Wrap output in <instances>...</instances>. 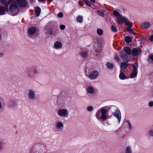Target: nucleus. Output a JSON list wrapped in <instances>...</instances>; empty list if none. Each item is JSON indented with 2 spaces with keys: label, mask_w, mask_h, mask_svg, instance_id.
Wrapping results in <instances>:
<instances>
[{
  "label": "nucleus",
  "mask_w": 153,
  "mask_h": 153,
  "mask_svg": "<svg viewBox=\"0 0 153 153\" xmlns=\"http://www.w3.org/2000/svg\"><path fill=\"white\" fill-rule=\"evenodd\" d=\"M17 2L19 6L22 7H25L27 5L25 0H17Z\"/></svg>",
  "instance_id": "9"
},
{
  "label": "nucleus",
  "mask_w": 153,
  "mask_h": 153,
  "mask_svg": "<svg viewBox=\"0 0 153 153\" xmlns=\"http://www.w3.org/2000/svg\"><path fill=\"white\" fill-rule=\"evenodd\" d=\"M123 49L125 53L129 55L131 54L132 51L129 47H125Z\"/></svg>",
  "instance_id": "16"
},
{
  "label": "nucleus",
  "mask_w": 153,
  "mask_h": 153,
  "mask_svg": "<svg viewBox=\"0 0 153 153\" xmlns=\"http://www.w3.org/2000/svg\"><path fill=\"white\" fill-rule=\"evenodd\" d=\"M41 11V10L39 7H36L35 8V12L36 16L37 17L39 16L40 13Z\"/></svg>",
  "instance_id": "19"
},
{
  "label": "nucleus",
  "mask_w": 153,
  "mask_h": 153,
  "mask_svg": "<svg viewBox=\"0 0 153 153\" xmlns=\"http://www.w3.org/2000/svg\"><path fill=\"white\" fill-rule=\"evenodd\" d=\"M97 13L98 15L101 16L103 17L104 16V14L102 12L98 11Z\"/></svg>",
  "instance_id": "35"
},
{
  "label": "nucleus",
  "mask_w": 153,
  "mask_h": 153,
  "mask_svg": "<svg viewBox=\"0 0 153 153\" xmlns=\"http://www.w3.org/2000/svg\"><path fill=\"white\" fill-rule=\"evenodd\" d=\"M101 112L98 111L97 112L96 114V117L98 119H101V115H100Z\"/></svg>",
  "instance_id": "30"
},
{
  "label": "nucleus",
  "mask_w": 153,
  "mask_h": 153,
  "mask_svg": "<svg viewBox=\"0 0 153 153\" xmlns=\"http://www.w3.org/2000/svg\"><path fill=\"white\" fill-rule=\"evenodd\" d=\"M45 0H38V1H44Z\"/></svg>",
  "instance_id": "54"
},
{
  "label": "nucleus",
  "mask_w": 153,
  "mask_h": 153,
  "mask_svg": "<svg viewBox=\"0 0 153 153\" xmlns=\"http://www.w3.org/2000/svg\"><path fill=\"white\" fill-rule=\"evenodd\" d=\"M2 39V36L1 34H0V41H1Z\"/></svg>",
  "instance_id": "53"
},
{
  "label": "nucleus",
  "mask_w": 153,
  "mask_h": 153,
  "mask_svg": "<svg viewBox=\"0 0 153 153\" xmlns=\"http://www.w3.org/2000/svg\"><path fill=\"white\" fill-rule=\"evenodd\" d=\"M132 40V39L130 36H126L125 38V40L127 43H129L131 42Z\"/></svg>",
  "instance_id": "22"
},
{
  "label": "nucleus",
  "mask_w": 153,
  "mask_h": 153,
  "mask_svg": "<svg viewBox=\"0 0 153 153\" xmlns=\"http://www.w3.org/2000/svg\"><path fill=\"white\" fill-rule=\"evenodd\" d=\"M6 0H0V2L2 4H4L5 3Z\"/></svg>",
  "instance_id": "43"
},
{
  "label": "nucleus",
  "mask_w": 153,
  "mask_h": 153,
  "mask_svg": "<svg viewBox=\"0 0 153 153\" xmlns=\"http://www.w3.org/2000/svg\"><path fill=\"white\" fill-rule=\"evenodd\" d=\"M87 52L86 51H81L80 53V54L81 57L83 58H85L87 56Z\"/></svg>",
  "instance_id": "23"
},
{
  "label": "nucleus",
  "mask_w": 153,
  "mask_h": 153,
  "mask_svg": "<svg viewBox=\"0 0 153 153\" xmlns=\"http://www.w3.org/2000/svg\"><path fill=\"white\" fill-rule=\"evenodd\" d=\"M83 17L82 16H78L76 18V21L79 22H82V21Z\"/></svg>",
  "instance_id": "26"
},
{
  "label": "nucleus",
  "mask_w": 153,
  "mask_h": 153,
  "mask_svg": "<svg viewBox=\"0 0 153 153\" xmlns=\"http://www.w3.org/2000/svg\"><path fill=\"white\" fill-rule=\"evenodd\" d=\"M65 26L63 25H61L60 27V29L62 30H64L65 29Z\"/></svg>",
  "instance_id": "42"
},
{
  "label": "nucleus",
  "mask_w": 153,
  "mask_h": 153,
  "mask_svg": "<svg viewBox=\"0 0 153 153\" xmlns=\"http://www.w3.org/2000/svg\"><path fill=\"white\" fill-rule=\"evenodd\" d=\"M114 108L116 109V111L113 114L118 119L119 123L121 120V114L119 110L117 109V107H114Z\"/></svg>",
  "instance_id": "5"
},
{
  "label": "nucleus",
  "mask_w": 153,
  "mask_h": 153,
  "mask_svg": "<svg viewBox=\"0 0 153 153\" xmlns=\"http://www.w3.org/2000/svg\"><path fill=\"white\" fill-rule=\"evenodd\" d=\"M30 153H39V152H38L36 151H34V150H33V151L32 150L30 152ZM40 153H45V152H43L42 151V152H41Z\"/></svg>",
  "instance_id": "40"
},
{
  "label": "nucleus",
  "mask_w": 153,
  "mask_h": 153,
  "mask_svg": "<svg viewBox=\"0 0 153 153\" xmlns=\"http://www.w3.org/2000/svg\"><path fill=\"white\" fill-rule=\"evenodd\" d=\"M63 124L61 122H59L57 124L56 127L57 128H59L63 127Z\"/></svg>",
  "instance_id": "32"
},
{
  "label": "nucleus",
  "mask_w": 153,
  "mask_h": 153,
  "mask_svg": "<svg viewBox=\"0 0 153 153\" xmlns=\"http://www.w3.org/2000/svg\"><path fill=\"white\" fill-rule=\"evenodd\" d=\"M124 71L125 72V71H123L122 70L120 69L119 74V78L122 80H124L127 78V76L123 72Z\"/></svg>",
  "instance_id": "10"
},
{
  "label": "nucleus",
  "mask_w": 153,
  "mask_h": 153,
  "mask_svg": "<svg viewBox=\"0 0 153 153\" xmlns=\"http://www.w3.org/2000/svg\"><path fill=\"white\" fill-rule=\"evenodd\" d=\"M150 59L153 61V55H151L149 56Z\"/></svg>",
  "instance_id": "49"
},
{
  "label": "nucleus",
  "mask_w": 153,
  "mask_h": 153,
  "mask_svg": "<svg viewBox=\"0 0 153 153\" xmlns=\"http://www.w3.org/2000/svg\"><path fill=\"white\" fill-rule=\"evenodd\" d=\"M107 111V110L104 108L101 109V119L103 120H106Z\"/></svg>",
  "instance_id": "4"
},
{
  "label": "nucleus",
  "mask_w": 153,
  "mask_h": 153,
  "mask_svg": "<svg viewBox=\"0 0 153 153\" xmlns=\"http://www.w3.org/2000/svg\"><path fill=\"white\" fill-rule=\"evenodd\" d=\"M67 113V111L66 110L64 109H60L58 111V114L61 116H65Z\"/></svg>",
  "instance_id": "11"
},
{
  "label": "nucleus",
  "mask_w": 153,
  "mask_h": 153,
  "mask_svg": "<svg viewBox=\"0 0 153 153\" xmlns=\"http://www.w3.org/2000/svg\"><path fill=\"white\" fill-rule=\"evenodd\" d=\"M62 46V43L60 42L57 41L55 42L54 44L55 48L57 49H60Z\"/></svg>",
  "instance_id": "13"
},
{
  "label": "nucleus",
  "mask_w": 153,
  "mask_h": 153,
  "mask_svg": "<svg viewBox=\"0 0 153 153\" xmlns=\"http://www.w3.org/2000/svg\"><path fill=\"white\" fill-rule=\"evenodd\" d=\"M3 144V143L1 141H0V150L2 148V146Z\"/></svg>",
  "instance_id": "44"
},
{
  "label": "nucleus",
  "mask_w": 153,
  "mask_h": 153,
  "mask_svg": "<svg viewBox=\"0 0 153 153\" xmlns=\"http://www.w3.org/2000/svg\"><path fill=\"white\" fill-rule=\"evenodd\" d=\"M150 24L149 22H145L141 24V26L142 28L147 29L150 26Z\"/></svg>",
  "instance_id": "15"
},
{
  "label": "nucleus",
  "mask_w": 153,
  "mask_h": 153,
  "mask_svg": "<svg viewBox=\"0 0 153 153\" xmlns=\"http://www.w3.org/2000/svg\"><path fill=\"white\" fill-rule=\"evenodd\" d=\"M97 34L100 35H102L103 33V30L100 29L98 28L97 30Z\"/></svg>",
  "instance_id": "27"
},
{
  "label": "nucleus",
  "mask_w": 153,
  "mask_h": 153,
  "mask_svg": "<svg viewBox=\"0 0 153 153\" xmlns=\"http://www.w3.org/2000/svg\"><path fill=\"white\" fill-rule=\"evenodd\" d=\"M132 66L133 68V72L131 73L130 77L131 78H133L136 77L137 74V69L138 68V65L137 64L132 65Z\"/></svg>",
  "instance_id": "3"
},
{
  "label": "nucleus",
  "mask_w": 153,
  "mask_h": 153,
  "mask_svg": "<svg viewBox=\"0 0 153 153\" xmlns=\"http://www.w3.org/2000/svg\"><path fill=\"white\" fill-rule=\"evenodd\" d=\"M27 70L28 73V76L30 77L32 76L34 74L37 73V69L33 67L27 68Z\"/></svg>",
  "instance_id": "2"
},
{
  "label": "nucleus",
  "mask_w": 153,
  "mask_h": 153,
  "mask_svg": "<svg viewBox=\"0 0 153 153\" xmlns=\"http://www.w3.org/2000/svg\"><path fill=\"white\" fill-rule=\"evenodd\" d=\"M149 39L151 42H152L153 41V35L149 38Z\"/></svg>",
  "instance_id": "48"
},
{
  "label": "nucleus",
  "mask_w": 153,
  "mask_h": 153,
  "mask_svg": "<svg viewBox=\"0 0 153 153\" xmlns=\"http://www.w3.org/2000/svg\"><path fill=\"white\" fill-rule=\"evenodd\" d=\"M4 53H0V57L1 56H3Z\"/></svg>",
  "instance_id": "51"
},
{
  "label": "nucleus",
  "mask_w": 153,
  "mask_h": 153,
  "mask_svg": "<svg viewBox=\"0 0 153 153\" xmlns=\"http://www.w3.org/2000/svg\"><path fill=\"white\" fill-rule=\"evenodd\" d=\"M141 50L139 48H134L132 49V53L133 56H137L139 55L140 52Z\"/></svg>",
  "instance_id": "7"
},
{
  "label": "nucleus",
  "mask_w": 153,
  "mask_h": 153,
  "mask_svg": "<svg viewBox=\"0 0 153 153\" xmlns=\"http://www.w3.org/2000/svg\"><path fill=\"white\" fill-rule=\"evenodd\" d=\"M149 134L151 136H153V130L149 131Z\"/></svg>",
  "instance_id": "45"
},
{
  "label": "nucleus",
  "mask_w": 153,
  "mask_h": 153,
  "mask_svg": "<svg viewBox=\"0 0 153 153\" xmlns=\"http://www.w3.org/2000/svg\"><path fill=\"white\" fill-rule=\"evenodd\" d=\"M2 107V103L0 102V109H1Z\"/></svg>",
  "instance_id": "50"
},
{
  "label": "nucleus",
  "mask_w": 153,
  "mask_h": 153,
  "mask_svg": "<svg viewBox=\"0 0 153 153\" xmlns=\"http://www.w3.org/2000/svg\"><path fill=\"white\" fill-rule=\"evenodd\" d=\"M57 16L59 18H62L63 16V14L62 13L60 12L58 13Z\"/></svg>",
  "instance_id": "38"
},
{
  "label": "nucleus",
  "mask_w": 153,
  "mask_h": 153,
  "mask_svg": "<svg viewBox=\"0 0 153 153\" xmlns=\"http://www.w3.org/2000/svg\"><path fill=\"white\" fill-rule=\"evenodd\" d=\"M108 69H112L114 66L113 64L110 62L107 63L106 65Z\"/></svg>",
  "instance_id": "25"
},
{
  "label": "nucleus",
  "mask_w": 153,
  "mask_h": 153,
  "mask_svg": "<svg viewBox=\"0 0 153 153\" xmlns=\"http://www.w3.org/2000/svg\"><path fill=\"white\" fill-rule=\"evenodd\" d=\"M17 5L16 2L13 1L10 4L9 10L11 12L14 11L17 9Z\"/></svg>",
  "instance_id": "6"
},
{
  "label": "nucleus",
  "mask_w": 153,
  "mask_h": 153,
  "mask_svg": "<svg viewBox=\"0 0 153 153\" xmlns=\"http://www.w3.org/2000/svg\"><path fill=\"white\" fill-rule=\"evenodd\" d=\"M115 60L117 62H119L120 60V59L119 56L117 55H115L114 57Z\"/></svg>",
  "instance_id": "36"
},
{
  "label": "nucleus",
  "mask_w": 153,
  "mask_h": 153,
  "mask_svg": "<svg viewBox=\"0 0 153 153\" xmlns=\"http://www.w3.org/2000/svg\"><path fill=\"white\" fill-rule=\"evenodd\" d=\"M87 91L89 93L92 94L94 92V88L93 87L90 86L88 88Z\"/></svg>",
  "instance_id": "21"
},
{
  "label": "nucleus",
  "mask_w": 153,
  "mask_h": 153,
  "mask_svg": "<svg viewBox=\"0 0 153 153\" xmlns=\"http://www.w3.org/2000/svg\"><path fill=\"white\" fill-rule=\"evenodd\" d=\"M36 28L35 27H32L30 28L28 30V33L30 35L33 34L36 31Z\"/></svg>",
  "instance_id": "12"
},
{
  "label": "nucleus",
  "mask_w": 153,
  "mask_h": 153,
  "mask_svg": "<svg viewBox=\"0 0 153 153\" xmlns=\"http://www.w3.org/2000/svg\"><path fill=\"white\" fill-rule=\"evenodd\" d=\"M149 105L151 107L153 106V102H150L149 103Z\"/></svg>",
  "instance_id": "47"
},
{
  "label": "nucleus",
  "mask_w": 153,
  "mask_h": 153,
  "mask_svg": "<svg viewBox=\"0 0 153 153\" xmlns=\"http://www.w3.org/2000/svg\"><path fill=\"white\" fill-rule=\"evenodd\" d=\"M128 64L127 62H123L121 63L120 65V69L123 70V69L124 70L127 68L128 66Z\"/></svg>",
  "instance_id": "14"
},
{
  "label": "nucleus",
  "mask_w": 153,
  "mask_h": 153,
  "mask_svg": "<svg viewBox=\"0 0 153 153\" xmlns=\"http://www.w3.org/2000/svg\"><path fill=\"white\" fill-rule=\"evenodd\" d=\"M120 57L123 61H126L128 58V56L125 54H122L120 56Z\"/></svg>",
  "instance_id": "24"
},
{
  "label": "nucleus",
  "mask_w": 153,
  "mask_h": 153,
  "mask_svg": "<svg viewBox=\"0 0 153 153\" xmlns=\"http://www.w3.org/2000/svg\"><path fill=\"white\" fill-rule=\"evenodd\" d=\"M93 109V108L92 106H90L87 108V110L89 111H91Z\"/></svg>",
  "instance_id": "37"
},
{
  "label": "nucleus",
  "mask_w": 153,
  "mask_h": 153,
  "mask_svg": "<svg viewBox=\"0 0 153 153\" xmlns=\"http://www.w3.org/2000/svg\"><path fill=\"white\" fill-rule=\"evenodd\" d=\"M131 27H130L129 26H128V27L127 28V30L130 33L133 35H135L136 33L133 31L132 29L131 28Z\"/></svg>",
  "instance_id": "20"
},
{
  "label": "nucleus",
  "mask_w": 153,
  "mask_h": 153,
  "mask_svg": "<svg viewBox=\"0 0 153 153\" xmlns=\"http://www.w3.org/2000/svg\"><path fill=\"white\" fill-rule=\"evenodd\" d=\"M113 14L115 16H119L120 15V13L116 10L114 11Z\"/></svg>",
  "instance_id": "34"
},
{
  "label": "nucleus",
  "mask_w": 153,
  "mask_h": 153,
  "mask_svg": "<svg viewBox=\"0 0 153 153\" xmlns=\"http://www.w3.org/2000/svg\"><path fill=\"white\" fill-rule=\"evenodd\" d=\"M117 19V22L119 24L125 22L126 25L129 26L130 27H132V23L129 21L128 19L125 17H120L118 18Z\"/></svg>",
  "instance_id": "1"
},
{
  "label": "nucleus",
  "mask_w": 153,
  "mask_h": 153,
  "mask_svg": "<svg viewBox=\"0 0 153 153\" xmlns=\"http://www.w3.org/2000/svg\"><path fill=\"white\" fill-rule=\"evenodd\" d=\"M4 4L5 5V6L4 7V9H5V10L6 11H7L8 10V5L7 4Z\"/></svg>",
  "instance_id": "39"
},
{
  "label": "nucleus",
  "mask_w": 153,
  "mask_h": 153,
  "mask_svg": "<svg viewBox=\"0 0 153 153\" xmlns=\"http://www.w3.org/2000/svg\"><path fill=\"white\" fill-rule=\"evenodd\" d=\"M98 75L99 74L98 71H94L90 74L89 77L91 79H94L98 76Z\"/></svg>",
  "instance_id": "8"
},
{
  "label": "nucleus",
  "mask_w": 153,
  "mask_h": 153,
  "mask_svg": "<svg viewBox=\"0 0 153 153\" xmlns=\"http://www.w3.org/2000/svg\"><path fill=\"white\" fill-rule=\"evenodd\" d=\"M12 0H9L8 1H7V2H5V3L7 4L8 5H9V4L12 3Z\"/></svg>",
  "instance_id": "41"
},
{
  "label": "nucleus",
  "mask_w": 153,
  "mask_h": 153,
  "mask_svg": "<svg viewBox=\"0 0 153 153\" xmlns=\"http://www.w3.org/2000/svg\"><path fill=\"white\" fill-rule=\"evenodd\" d=\"M97 48L99 50L101 51L102 48V44L100 42H98L97 43Z\"/></svg>",
  "instance_id": "29"
},
{
  "label": "nucleus",
  "mask_w": 153,
  "mask_h": 153,
  "mask_svg": "<svg viewBox=\"0 0 153 153\" xmlns=\"http://www.w3.org/2000/svg\"><path fill=\"white\" fill-rule=\"evenodd\" d=\"M126 153H132L130 148L128 147L126 149Z\"/></svg>",
  "instance_id": "33"
},
{
  "label": "nucleus",
  "mask_w": 153,
  "mask_h": 153,
  "mask_svg": "<svg viewBox=\"0 0 153 153\" xmlns=\"http://www.w3.org/2000/svg\"><path fill=\"white\" fill-rule=\"evenodd\" d=\"M93 3H95V0H90Z\"/></svg>",
  "instance_id": "52"
},
{
  "label": "nucleus",
  "mask_w": 153,
  "mask_h": 153,
  "mask_svg": "<svg viewBox=\"0 0 153 153\" xmlns=\"http://www.w3.org/2000/svg\"><path fill=\"white\" fill-rule=\"evenodd\" d=\"M85 4L89 7H91V2L88 0H82Z\"/></svg>",
  "instance_id": "28"
},
{
  "label": "nucleus",
  "mask_w": 153,
  "mask_h": 153,
  "mask_svg": "<svg viewBox=\"0 0 153 153\" xmlns=\"http://www.w3.org/2000/svg\"><path fill=\"white\" fill-rule=\"evenodd\" d=\"M127 123L128 124V126L129 128H131V125L130 123V121H128Z\"/></svg>",
  "instance_id": "46"
},
{
  "label": "nucleus",
  "mask_w": 153,
  "mask_h": 153,
  "mask_svg": "<svg viewBox=\"0 0 153 153\" xmlns=\"http://www.w3.org/2000/svg\"><path fill=\"white\" fill-rule=\"evenodd\" d=\"M28 97L29 98L31 99H34L35 97V93L32 90H30L28 93Z\"/></svg>",
  "instance_id": "17"
},
{
  "label": "nucleus",
  "mask_w": 153,
  "mask_h": 153,
  "mask_svg": "<svg viewBox=\"0 0 153 153\" xmlns=\"http://www.w3.org/2000/svg\"><path fill=\"white\" fill-rule=\"evenodd\" d=\"M6 11L3 6L0 7V15H4Z\"/></svg>",
  "instance_id": "18"
},
{
  "label": "nucleus",
  "mask_w": 153,
  "mask_h": 153,
  "mask_svg": "<svg viewBox=\"0 0 153 153\" xmlns=\"http://www.w3.org/2000/svg\"><path fill=\"white\" fill-rule=\"evenodd\" d=\"M111 29L112 31L114 32H116L117 30V28L113 25L111 26Z\"/></svg>",
  "instance_id": "31"
}]
</instances>
